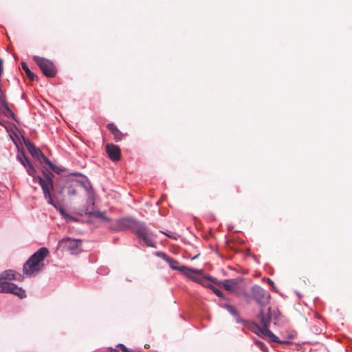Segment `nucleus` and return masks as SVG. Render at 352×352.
<instances>
[{"label":"nucleus","mask_w":352,"mask_h":352,"mask_svg":"<svg viewBox=\"0 0 352 352\" xmlns=\"http://www.w3.org/2000/svg\"><path fill=\"white\" fill-rule=\"evenodd\" d=\"M53 171H54L56 173L59 174L63 171V169L62 168L56 166V168Z\"/></svg>","instance_id":"obj_37"},{"label":"nucleus","mask_w":352,"mask_h":352,"mask_svg":"<svg viewBox=\"0 0 352 352\" xmlns=\"http://www.w3.org/2000/svg\"><path fill=\"white\" fill-rule=\"evenodd\" d=\"M251 292L258 305L265 306L269 302L270 294L261 287L257 285H253L251 287Z\"/></svg>","instance_id":"obj_8"},{"label":"nucleus","mask_w":352,"mask_h":352,"mask_svg":"<svg viewBox=\"0 0 352 352\" xmlns=\"http://www.w3.org/2000/svg\"><path fill=\"white\" fill-rule=\"evenodd\" d=\"M25 166L29 167L30 164H32L28 158H25V162H22Z\"/></svg>","instance_id":"obj_35"},{"label":"nucleus","mask_w":352,"mask_h":352,"mask_svg":"<svg viewBox=\"0 0 352 352\" xmlns=\"http://www.w3.org/2000/svg\"><path fill=\"white\" fill-rule=\"evenodd\" d=\"M119 129L116 127V129H114V130L113 131H111V133L112 134H114V133H116V131H118Z\"/></svg>","instance_id":"obj_41"},{"label":"nucleus","mask_w":352,"mask_h":352,"mask_svg":"<svg viewBox=\"0 0 352 352\" xmlns=\"http://www.w3.org/2000/svg\"><path fill=\"white\" fill-rule=\"evenodd\" d=\"M37 179H38V183L40 184V185H43L45 182L46 180H44L42 177H37Z\"/></svg>","instance_id":"obj_39"},{"label":"nucleus","mask_w":352,"mask_h":352,"mask_svg":"<svg viewBox=\"0 0 352 352\" xmlns=\"http://www.w3.org/2000/svg\"><path fill=\"white\" fill-rule=\"evenodd\" d=\"M305 321L308 324H311L312 323L321 320L322 316L316 311V309H308L307 313H304Z\"/></svg>","instance_id":"obj_17"},{"label":"nucleus","mask_w":352,"mask_h":352,"mask_svg":"<svg viewBox=\"0 0 352 352\" xmlns=\"http://www.w3.org/2000/svg\"><path fill=\"white\" fill-rule=\"evenodd\" d=\"M25 145L32 156L39 160L41 164H43V161H47V157L44 155V154L30 141H25Z\"/></svg>","instance_id":"obj_11"},{"label":"nucleus","mask_w":352,"mask_h":352,"mask_svg":"<svg viewBox=\"0 0 352 352\" xmlns=\"http://www.w3.org/2000/svg\"><path fill=\"white\" fill-rule=\"evenodd\" d=\"M157 255L165 260L166 261L169 258V256H168L164 252H158Z\"/></svg>","instance_id":"obj_31"},{"label":"nucleus","mask_w":352,"mask_h":352,"mask_svg":"<svg viewBox=\"0 0 352 352\" xmlns=\"http://www.w3.org/2000/svg\"><path fill=\"white\" fill-rule=\"evenodd\" d=\"M239 279H228L223 281H217V285H222L226 290L230 292H234L238 287Z\"/></svg>","instance_id":"obj_16"},{"label":"nucleus","mask_w":352,"mask_h":352,"mask_svg":"<svg viewBox=\"0 0 352 352\" xmlns=\"http://www.w3.org/2000/svg\"><path fill=\"white\" fill-rule=\"evenodd\" d=\"M101 352H120V351L118 350H117L116 349H113L112 347H109L107 349L102 351Z\"/></svg>","instance_id":"obj_34"},{"label":"nucleus","mask_w":352,"mask_h":352,"mask_svg":"<svg viewBox=\"0 0 352 352\" xmlns=\"http://www.w3.org/2000/svg\"><path fill=\"white\" fill-rule=\"evenodd\" d=\"M167 263H169L170 267L173 270H178L181 272H183L186 275H188L189 273H193L196 274H202L203 270H190L186 267L182 266L179 267V262L176 260H174L169 257V258L166 261Z\"/></svg>","instance_id":"obj_12"},{"label":"nucleus","mask_w":352,"mask_h":352,"mask_svg":"<svg viewBox=\"0 0 352 352\" xmlns=\"http://www.w3.org/2000/svg\"><path fill=\"white\" fill-rule=\"evenodd\" d=\"M76 194V189L72 187H69L68 189V195H74Z\"/></svg>","instance_id":"obj_33"},{"label":"nucleus","mask_w":352,"mask_h":352,"mask_svg":"<svg viewBox=\"0 0 352 352\" xmlns=\"http://www.w3.org/2000/svg\"><path fill=\"white\" fill-rule=\"evenodd\" d=\"M260 336H265L269 338L270 343H277L282 345H289L293 344V342L289 340H282L276 334H274L270 329H267L261 332H259Z\"/></svg>","instance_id":"obj_10"},{"label":"nucleus","mask_w":352,"mask_h":352,"mask_svg":"<svg viewBox=\"0 0 352 352\" xmlns=\"http://www.w3.org/2000/svg\"><path fill=\"white\" fill-rule=\"evenodd\" d=\"M45 163V164H47L49 168L52 170H54L56 168V165H54V164H52L50 160L48 158H47V161H43V164Z\"/></svg>","instance_id":"obj_28"},{"label":"nucleus","mask_w":352,"mask_h":352,"mask_svg":"<svg viewBox=\"0 0 352 352\" xmlns=\"http://www.w3.org/2000/svg\"><path fill=\"white\" fill-rule=\"evenodd\" d=\"M296 334H297L296 331H294L293 333L287 334L285 336V338H286L285 340L291 341L290 340L293 339L296 336Z\"/></svg>","instance_id":"obj_29"},{"label":"nucleus","mask_w":352,"mask_h":352,"mask_svg":"<svg viewBox=\"0 0 352 352\" xmlns=\"http://www.w3.org/2000/svg\"><path fill=\"white\" fill-rule=\"evenodd\" d=\"M22 276L12 270H7L0 273V287L1 293L12 294L22 299L26 297L25 291L15 284L12 280H22Z\"/></svg>","instance_id":"obj_1"},{"label":"nucleus","mask_w":352,"mask_h":352,"mask_svg":"<svg viewBox=\"0 0 352 352\" xmlns=\"http://www.w3.org/2000/svg\"><path fill=\"white\" fill-rule=\"evenodd\" d=\"M46 199H48L47 203L49 204H51L52 206H55V204H54V201H53V200H52V199L51 197V195L50 194V197H47Z\"/></svg>","instance_id":"obj_38"},{"label":"nucleus","mask_w":352,"mask_h":352,"mask_svg":"<svg viewBox=\"0 0 352 352\" xmlns=\"http://www.w3.org/2000/svg\"><path fill=\"white\" fill-rule=\"evenodd\" d=\"M235 322L238 324H242L243 327L251 331V320L244 319L240 316V314L234 317Z\"/></svg>","instance_id":"obj_21"},{"label":"nucleus","mask_w":352,"mask_h":352,"mask_svg":"<svg viewBox=\"0 0 352 352\" xmlns=\"http://www.w3.org/2000/svg\"><path fill=\"white\" fill-rule=\"evenodd\" d=\"M254 344L259 348V349L263 352H269L268 348L266 344L261 340H259L256 338L254 340Z\"/></svg>","instance_id":"obj_22"},{"label":"nucleus","mask_w":352,"mask_h":352,"mask_svg":"<svg viewBox=\"0 0 352 352\" xmlns=\"http://www.w3.org/2000/svg\"><path fill=\"white\" fill-rule=\"evenodd\" d=\"M113 135L116 141L118 142L122 140V133L120 131V130L114 133Z\"/></svg>","instance_id":"obj_26"},{"label":"nucleus","mask_w":352,"mask_h":352,"mask_svg":"<svg viewBox=\"0 0 352 352\" xmlns=\"http://www.w3.org/2000/svg\"><path fill=\"white\" fill-rule=\"evenodd\" d=\"M22 69L24 70L26 76L31 81L37 80L38 76L35 75L28 67L27 64L24 62L21 63Z\"/></svg>","instance_id":"obj_20"},{"label":"nucleus","mask_w":352,"mask_h":352,"mask_svg":"<svg viewBox=\"0 0 352 352\" xmlns=\"http://www.w3.org/2000/svg\"><path fill=\"white\" fill-rule=\"evenodd\" d=\"M82 240L65 237L59 241L58 248L62 252L77 254L81 252Z\"/></svg>","instance_id":"obj_4"},{"label":"nucleus","mask_w":352,"mask_h":352,"mask_svg":"<svg viewBox=\"0 0 352 352\" xmlns=\"http://www.w3.org/2000/svg\"><path fill=\"white\" fill-rule=\"evenodd\" d=\"M0 293H1V288L0 287Z\"/></svg>","instance_id":"obj_45"},{"label":"nucleus","mask_w":352,"mask_h":352,"mask_svg":"<svg viewBox=\"0 0 352 352\" xmlns=\"http://www.w3.org/2000/svg\"><path fill=\"white\" fill-rule=\"evenodd\" d=\"M226 308L230 309V308H232V307L228 305V306H226Z\"/></svg>","instance_id":"obj_43"},{"label":"nucleus","mask_w":352,"mask_h":352,"mask_svg":"<svg viewBox=\"0 0 352 352\" xmlns=\"http://www.w3.org/2000/svg\"><path fill=\"white\" fill-rule=\"evenodd\" d=\"M89 203L91 205V208H82L81 210L86 214H89L90 216H94L96 218L100 219L105 222H109L111 219L105 215L104 212L100 211H94L92 207L94 205V203L92 199L89 201Z\"/></svg>","instance_id":"obj_13"},{"label":"nucleus","mask_w":352,"mask_h":352,"mask_svg":"<svg viewBox=\"0 0 352 352\" xmlns=\"http://www.w3.org/2000/svg\"><path fill=\"white\" fill-rule=\"evenodd\" d=\"M50 254L47 248H41L34 252L24 263L23 274L27 276H34L44 268V259Z\"/></svg>","instance_id":"obj_2"},{"label":"nucleus","mask_w":352,"mask_h":352,"mask_svg":"<svg viewBox=\"0 0 352 352\" xmlns=\"http://www.w3.org/2000/svg\"><path fill=\"white\" fill-rule=\"evenodd\" d=\"M232 316L236 317L239 314V309H227Z\"/></svg>","instance_id":"obj_30"},{"label":"nucleus","mask_w":352,"mask_h":352,"mask_svg":"<svg viewBox=\"0 0 352 352\" xmlns=\"http://www.w3.org/2000/svg\"><path fill=\"white\" fill-rule=\"evenodd\" d=\"M2 72H3V60L0 59V76L2 74Z\"/></svg>","instance_id":"obj_40"},{"label":"nucleus","mask_w":352,"mask_h":352,"mask_svg":"<svg viewBox=\"0 0 352 352\" xmlns=\"http://www.w3.org/2000/svg\"><path fill=\"white\" fill-rule=\"evenodd\" d=\"M1 104L3 106V107L5 109V110L7 112V115L10 116L12 118H14V114L10 109L8 102H6V98H3L0 101Z\"/></svg>","instance_id":"obj_23"},{"label":"nucleus","mask_w":352,"mask_h":352,"mask_svg":"<svg viewBox=\"0 0 352 352\" xmlns=\"http://www.w3.org/2000/svg\"><path fill=\"white\" fill-rule=\"evenodd\" d=\"M272 322L275 327L278 328H283L289 324V319L282 314L280 309H272Z\"/></svg>","instance_id":"obj_9"},{"label":"nucleus","mask_w":352,"mask_h":352,"mask_svg":"<svg viewBox=\"0 0 352 352\" xmlns=\"http://www.w3.org/2000/svg\"><path fill=\"white\" fill-rule=\"evenodd\" d=\"M33 60L46 77L53 78L56 76L57 70L52 61L38 56H34Z\"/></svg>","instance_id":"obj_5"},{"label":"nucleus","mask_w":352,"mask_h":352,"mask_svg":"<svg viewBox=\"0 0 352 352\" xmlns=\"http://www.w3.org/2000/svg\"><path fill=\"white\" fill-rule=\"evenodd\" d=\"M324 323V320L322 318L316 322L309 324L310 326L311 331L315 334H320L322 332V325Z\"/></svg>","instance_id":"obj_19"},{"label":"nucleus","mask_w":352,"mask_h":352,"mask_svg":"<svg viewBox=\"0 0 352 352\" xmlns=\"http://www.w3.org/2000/svg\"><path fill=\"white\" fill-rule=\"evenodd\" d=\"M136 225V221L131 218H122L117 219L112 223L109 229L113 232H121L127 230L133 231L134 226Z\"/></svg>","instance_id":"obj_7"},{"label":"nucleus","mask_w":352,"mask_h":352,"mask_svg":"<svg viewBox=\"0 0 352 352\" xmlns=\"http://www.w3.org/2000/svg\"><path fill=\"white\" fill-rule=\"evenodd\" d=\"M116 346L118 347L122 351V352H133V349L126 347L124 344L122 343L118 344Z\"/></svg>","instance_id":"obj_24"},{"label":"nucleus","mask_w":352,"mask_h":352,"mask_svg":"<svg viewBox=\"0 0 352 352\" xmlns=\"http://www.w3.org/2000/svg\"><path fill=\"white\" fill-rule=\"evenodd\" d=\"M198 256V254L195 256L193 258H196Z\"/></svg>","instance_id":"obj_44"},{"label":"nucleus","mask_w":352,"mask_h":352,"mask_svg":"<svg viewBox=\"0 0 352 352\" xmlns=\"http://www.w3.org/2000/svg\"><path fill=\"white\" fill-rule=\"evenodd\" d=\"M165 235H166L168 237L170 238V239H175L177 240V237L175 235H173V234H168L167 232H163Z\"/></svg>","instance_id":"obj_36"},{"label":"nucleus","mask_w":352,"mask_h":352,"mask_svg":"<svg viewBox=\"0 0 352 352\" xmlns=\"http://www.w3.org/2000/svg\"><path fill=\"white\" fill-rule=\"evenodd\" d=\"M210 289L219 297H223L222 292L214 285L211 286Z\"/></svg>","instance_id":"obj_25"},{"label":"nucleus","mask_w":352,"mask_h":352,"mask_svg":"<svg viewBox=\"0 0 352 352\" xmlns=\"http://www.w3.org/2000/svg\"><path fill=\"white\" fill-rule=\"evenodd\" d=\"M105 147L108 157L112 161L117 162L120 160L121 151L118 146L113 144H107Z\"/></svg>","instance_id":"obj_14"},{"label":"nucleus","mask_w":352,"mask_h":352,"mask_svg":"<svg viewBox=\"0 0 352 352\" xmlns=\"http://www.w3.org/2000/svg\"><path fill=\"white\" fill-rule=\"evenodd\" d=\"M43 191L44 197H50V191L53 189V181L51 177L46 175V182L41 186Z\"/></svg>","instance_id":"obj_18"},{"label":"nucleus","mask_w":352,"mask_h":352,"mask_svg":"<svg viewBox=\"0 0 352 352\" xmlns=\"http://www.w3.org/2000/svg\"><path fill=\"white\" fill-rule=\"evenodd\" d=\"M269 283L271 285H274V283H273V281L271 279H269Z\"/></svg>","instance_id":"obj_42"},{"label":"nucleus","mask_w":352,"mask_h":352,"mask_svg":"<svg viewBox=\"0 0 352 352\" xmlns=\"http://www.w3.org/2000/svg\"><path fill=\"white\" fill-rule=\"evenodd\" d=\"M189 277H190L192 280H194L195 282H197L198 283L202 285L203 286L208 288H211V286L212 285L209 282H212L214 283L215 285L217 284V280L216 278L210 276H192L190 273L188 275Z\"/></svg>","instance_id":"obj_15"},{"label":"nucleus","mask_w":352,"mask_h":352,"mask_svg":"<svg viewBox=\"0 0 352 352\" xmlns=\"http://www.w3.org/2000/svg\"><path fill=\"white\" fill-rule=\"evenodd\" d=\"M107 128L111 132L116 128V126L113 123H109L107 125Z\"/></svg>","instance_id":"obj_32"},{"label":"nucleus","mask_w":352,"mask_h":352,"mask_svg":"<svg viewBox=\"0 0 352 352\" xmlns=\"http://www.w3.org/2000/svg\"><path fill=\"white\" fill-rule=\"evenodd\" d=\"M272 309H258L256 318L258 320L261 325L256 321L251 320V331L260 336L259 332L269 329L272 322Z\"/></svg>","instance_id":"obj_3"},{"label":"nucleus","mask_w":352,"mask_h":352,"mask_svg":"<svg viewBox=\"0 0 352 352\" xmlns=\"http://www.w3.org/2000/svg\"><path fill=\"white\" fill-rule=\"evenodd\" d=\"M133 232L140 239H142L147 246H154L153 241L149 237V230L144 223H140L136 221V225L134 226Z\"/></svg>","instance_id":"obj_6"},{"label":"nucleus","mask_w":352,"mask_h":352,"mask_svg":"<svg viewBox=\"0 0 352 352\" xmlns=\"http://www.w3.org/2000/svg\"><path fill=\"white\" fill-rule=\"evenodd\" d=\"M27 171H28V174L31 176H34V174L36 173V170L34 168L32 164L29 165V167H28Z\"/></svg>","instance_id":"obj_27"}]
</instances>
